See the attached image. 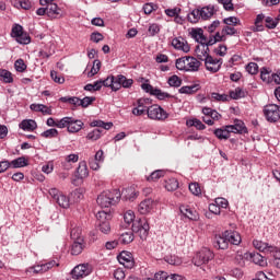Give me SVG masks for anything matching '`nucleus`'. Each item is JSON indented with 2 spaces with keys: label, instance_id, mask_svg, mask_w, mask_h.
<instances>
[{
  "label": "nucleus",
  "instance_id": "nucleus-1",
  "mask_svg": "<svg viewBox=\"0 0 280 280\" xmlns=\"http://www.w3.org/2000/svg\"><path fill=\"white\" fill-rule=\"evenodd\" d=\"M121 198V191L119 189L103 191L96 199L98 207L102 209H108L112 205H117Z\"/></svg>",
  "mask_w": 280,
  "mask_h": 280
},
{
  "label": "nucleus",
  "instance_id": "nucleus-44",
  "mask_svg": "<svg viewBox=\"0 0 280 280\" xmlns=\"http://www.w3.org/2000/svg\"><path fill=\"white\" fill-rule=\"evenodd\" d=\"M248 255L254 264L264 266V256H261L259 253H250Z\"/></svg>",
  "mask_w": 280,
  "mask_h": 280
},
{
  "label": "nucleus",
  "instance_id": "nucleus-20",
  "mask_svg": "<svg viewBox=\"0 0 280 280\" xmlns=\"http://www.w3.org/2000/svg\"><path fill=\"white\" fill-rule=\"evenodd\" d=\"M189 36L199 43V45L207 43V37L205 36V31L202 28H191L189 31Z\"/></svg>",
  "mask_w": 280,
  "mask_h": 280
},
{
  "label": "nucleus",
  "instance_id": "nucleus-53",
  "mask_svg": "<svg viewBox=\"0 0 280 280\" xmlns=\"http://www.w3.org/2000/svg\"><path fill=\"white\" fill-rule=\"evenodd\" d=\"M102 89V81H95L93 84H86L84 91H100Z\"/></svg>",
  "mask_w": 280,
  "mask_h": 280
},
{
  "label": "nucleus",
  "instance_id": "nucleus-62",
  "mask_svg": "<svg viewBox=\"0 0 280 280\" xmlns=\"http://www.w3.org/2000/svg\"><path fill=\"white\" fill-rule=\"evenodd\" d=\"M51 80L57 84H65V79L58 74L56 71L50 72Z\"/></svg>",
  "mask_w": 280,
  "mask_h": 280
},
{
  "label": "nucleus",
  "instance_id": "nucleus-55",
  "mask_svg": "<svg viewBox=\"0 0 280 280\" xmlns=\"http://www.w3.org/2000/svg\"><path fill=\"white\" fill-rule=\"evenodd\" d=\"M168 84H170V86L178 88V86H180V84H183V80L180 78H178V75H172L168 79Z\"/></svg>",
  "mask_w": 280,
  "mask_h": 280
},
{
  "label": "nucleus",
  "instance_id": "nucleus-8",
  "mask_svg": "<svg viewBox=\"0 0 280 280\" xmlns=\"http://www.w3.org/2000/svg\"><path fill=\"white\" fill-rule=\"evenodd\" d=\"M264 113L267 121H270L271 124H276V121L280 120V106L278 105H267Z\"/></svg>",
  "mask_w": 280,
  "mask_h": 280
},
{
  "label": "nucleus",
  "instance_id": "nucleus-19",
  "mask_svg": "<svg viewBox=\"0 0 280 280\" xmlns=\"http://www.w3.org/2000/svg\"><path fill=\"white\" fill-rule=\"evenodd\" d=\"M46 15H48L49 19H58V16H62V9L52 2L46 5Z\"/></svg>",
  "mask_w": 280,
  "mask_h": 280
},
{
  "label": "nucleus",
  "instance_id": "nucleus-54",
  "mask_svg": "<svg viewBox=\"0 0 280 280\" xmlns=\"http://www.w3.org/2000/svg\"><path fill=\"white\" fill-rule=\"evenodd\" d=\"M265 23H266V27H268V30H275V27H277V25L279 24V21L275 20L270 16H267L265 19Z\"/></svg>",
  "mask_w": 280,
  "mask_h": 280
},
{
  "label": "nucleus",
  "instance_id": "nucleus-30",
  "mask_svg": "<svg viewBox=\"0 0 280 280\" xmlns=\"http://www.w3.org/2000/svg\"><path fill=\"white\" fill-rule=\"evenodd\" d=\"M133 233L135 232L132 230L121 233L119 237V241L121 242V244H131V242H135Z\"/></svg>",
  "mask_w": 280,
  "mask_h": 280
},
{
  "label": "nucleus",
  "instance_id": "nucleus-13",
  "mask_svg": "<svg viewBox=\"0 0 280 280\" xmlns=\"http://www.w3.org/2000/svg\"><path fill=\"white\" fill-rule=\"evenodd\" d=\"M253 246L256 248V250H259L260 253H275L277 250V247L273 245H270L264 241L254 240Z\"/></svg>",
  "mask_w": 280,
  "mask_h": 280
},
{
  "label": "nucleus",
  "instance_id": "nucleus-52",
  "mask_svg": "<svg viewBox=\"0 0 280 280\" xmlns=\"http://www.w3.org/2000/svg\"><path fill=\"white\" fill-rule=\"evenodd\" d=\"M165 261H167V264H171V266H180L183 264V260H180L178 256H167L165 258Z\"/></svg>",
  "mask_w": 280,
  "mask_h": 280
},
{
  "label": "nucleus",
  "instance_id": "nucleus-12",
  "mask_svg": "<svg viewBox=\"0 0 280 280\" xmlns=\"http://www.w3.org/2000/svg\"><path fill=\"white\" fill-rule=\"evenodd\" d=\"M118 261L127 269L135 267V259L132 258V254L130 252H121L118 256Z\"/></svg>",
  "mask_w": 280,
  "mask_h": 280
},
{
  "label": "nucleus",
  "instance_id": "nucleus-31",
  "mask_svg": "<svg viewBox=\"0 0 280 280\" xmlns=\"http://www.w3.org/2000/svg\"><path fill=\"white\" fill-rule=\"evenodd\" d=\"M27 165L28 163L25 156L18 158L10 162V167H13V170H19V167H27Z\"/></svg>",
  "mask_w": 280,
  "mask_h": 280
},
{
  "label": "nucleus",
  "instance_id": "nucleus-27",
  "mask_svg": "<svg viewBox=\"0 0 280 280\" xmlns=\"http://www.w3.org/2000/svg\"><path fill=\"white\" fill-rule=\"evenodd\" d=\"M70 237L73 242H80V240H84V237H82V228L72 225L70 230Z\"/></svg>",
  "mask_w": 280,
  "mask_h": 280
},
{
  "label": "nucleus",
  "instance_id": "nucleus-9",
  "mask_svg": "<svg viewBox=\"0 0 280 280\" xmlns=\"http://www.w3.org/2000/svg\"><path fill=\"white\" fill-rule=\"evenodd\" d=\"M93 272V268L89 264L78 265L73 268L71 275L72 279H84V277H89Z\"/></svg>",
  "mask_w": 280,
  "mask_h": 280
},
{
  "label": "nucleus",
  "instance_id": "nucleus-33",
  "mask_svg": "<svg viewBox=\"0 0 280 280\" xmlns=\"http://www.w3.org/2000/svg\"><path fill=\"white\" fill-rule=\"evenodd\" d=\"M89 176V167L86 162H81L77 168V178H86Z\"/></svg>",
  "mask_w": 280,
  "mask_h": 280
},
{
  "label": "nucleus",
  "instance_id": "nucleus-45",
  "mask_svg": "<svg viewBox=\"0 0 280 280\" xmlns=\"http://www.w3.org/2000/svg\"><path fill=\"white\" fill-rule=\"evenodd\" d=\"M246 71L250 75H257V73H259V66L256 62H249L246 66Z\"/></svg>",
  "mask_w": 280,
  "mask_h": 280
},
{
  "label": "nucleus",
  "instance_id": "nucleus-15",
  "mask_svg": "<svg viewBox=\"0 0 280 280\" xmlns=\"http://www.w3.org/2000/svg\"><path fill=\"white\" fill-rule=\"evenodd\" d=\"M172 46L174 49H178L179 51H184V54H189L190 47L187 40H185L183 37H175L172 40Z\"/></svg>",
  "mask_w": 280,
  "mask_h": 280
},
{
  "label": "nucleus",
  "instance_id": "nucleus-25",
  "mask_svg": "<svg viewBox=\"0 0 280 280\" xmlns=\"http://www.w3.org/2000/svg\"><path fill=\"white\" fill-rule=\"evenodd\" d=\"M122 196V200H129L132 201L135 198H137V190H135V187H128L122 189L120 197Z\"/></svg>",
  "mask_w": 280,
  "mask_h": 280
},
{
  "label": "nucleus",
  "instance_id": "nucleus-21",
  "mask_svg": "<svg viewBox=\"0 0 280 280\" xmlns=\"http://www.w3.org/2000/svg\"><path fill=\"white\" fill-rule=\"evenodd\" d=\"M154 209V200L152 199H145L138 206V211L141 213V215H147V213H150Z\"/></svg>",
  "mask_w": 280,
  "mask_h": 280
},
{
  "label": "nucleus",
  "instance_id": "nucleus-6",
  "mask_svg": "<svg viewBox=\"0 0 280 280\" xmlns=\"http://www.w3.org/2000/svg\"><path fill=\"white\" fill-rule=\"evenodd\" d=\"M147 114L149 119H154L156 121H165L167 119L168 114L159 105H152L147 109Z\"/></svg>",
  "mask_w": 280,
  "mask_h": 280
},
{
  "label": "nucleus",
  "instance_id": "nucleus-34",
  "mask_svg": "<svg viewBox=\"0 0 280 280\" xmlns=\"http://www.w3.org/2000/svg\"><path fill=\"white\" fill-rule=\"evenodd\" d=\"M199 90H200V85L194 84V85L182 86L179 89V93L186 94V95H191L194 93H197Z\"/></svg>",
  "mask_w": 280,
  "mask_h": 280
},
{
  "label": "nucleus",
  "instance_id": "nucleus-43",
  "mask_svg": "<svg viewBox=\"0 0 280 280\" xmlns=\"http://www.w3.org/2000/svg\"><path fill=\"white\" fill-rule=\"evenodd\" d=\"M0 78H2L3 82H5L7 84L14 82V79L12 78V72L8 70H0Z\"/></svg>",
  "mask_w": 280,
  "mask_h": 280
},
{
  "label": "nucleus",
  "instance_id": "nucleus-17",
  "mask_svg": "<svg viewBox=\"0 0 280 280\" xmlns=\"http://www.w3.org/2000/svg\"><path fill=\"white\" fill-rule=\"evenodd\" d=\"M246 125L240 119L234 120V125H228V132H234V135H243L246 132Z\"/></svg>",
  "mask_w": 280,
  "mask_h": 280
},
{
  "label": "nucleus",
  "instance_id": "nucleus-24",
  "mask_svg": "<svg viewBox=\"0 0 280 280\" xmlns=\"http://www.w3.org/2000/svg\"><path fill=\"white\" fill-rule=\"evenodd\" d=\"M82 250H84V238L73 241L71 245V255H81Z\"/></svg>",
  "mask_w": 280,
  "mask_h": 280
},
{
  "label": "nucleus",
  "instance_id": "nucleus-5",
  "mask_svg": "<svg viewBox=\"0 0 280 280\" xmlns=\"http://www.w3.org/2000/svg\"><path fill=\"white\" fill-rule=\"evenodd\" d=\"M211 259H213V252L205 247L195 255L192 264H195V266H203V264H209Z\"/></svg>",
  "mask_w": 280,
  "mask_h": 280
},
{
  "label": "nucleus",
  "instance_id": "nucleus-37",
  "mask_svg": "<svg viewBox=\"0 0 280 280\" xmlns=\"http://www.w3.org/2000/svg\"><path fill=\"white\" fill-rule=\"evenodd\" d=\"M200 19H202L200 14V9H195L188 14L189 23H198Z\"/></svg>",
  "mask_w": 280,
  "mask_h": 280
},
{
  "label": "nucleus",
  "instance_id": "nucleus-18",
  "mask_svg": "<svg viewBox=\"0 0 280 280\" xmlns=\"http://www.w3.org/2000/svg\"><path fill=\"white\" fill-rule=\"evenodd\" d=\"M213 244L214 248H219L220 250H226V248H229L226 232H224L223 235H215Z\"/></svg>",
  "mask_w": 280,
  "mask_h": 280
},
{
  "label": "nucleus",
  "instance_id": "nucleus-40",
  "mask_svg": "<svg viewBox=\"0 0 280 280\" xmlns=\"http://www.w3.org/2000/svg\"><path fill=\"white\" fill-rule=\"evenodd\" d=\"M101 68H102V62L100 60H94L93 67L88 73V78H93V75H97V73H100Z\"/></svg>",
  "mask_w": 280,
  "mask_h": 280
},
{
  "label": "nucleus",
  "instance_id": "nucleus-41",
  "mask_svg": "<svg viewBox=\"0 0 280 280\" xmlns=\"http://www.w3.org/2000/svg\"><path fill=\"white\" fill-rule=\"evenodd\" d=\"M264 19H266V15H264V13H260L256 16L255 20V32H264V25L261 23H264Z\"/></svg>",
  "mask_w": 280,
  "mask_h": 280
},
{
  "label": "nucleus",
  "instance_id": "nucleus-57",
  "mask_svg": "<svg viewBox=\"0 0 280 280\" xmlns=\"http://www.w3.org/2000/svg\"><path fill=\"white\" fill-rule=\"evenodd\" d=\"M221 34L224 36H235V34H237V30L235 27L224 26L221 31Z\"/></svg>",
  "mask_w": 280,
  "mask_h": 280
},
{
  "label": "nucleus",
  "instance_id": "nucleus-38",
  "mask_svg": "<svg viewBox=\"0 0 280 280\" xmlns=\"http://www.w3.org/2000/svg\"><path fill=\"white\" fill-rule=\"evenodd\" d=\"M83 198H84V192L82 191V189H75L70 194V200L72 202H80V200H83Z\"/></svg>",
  "mask_w": 280,
  "mask_h": 280
},
{
  "label": "nucleus",
  "instance_id": "nucleus-29",
  "mask_svg": "<svg viewBox=\"0 0 280 280\" xmlns=\"http://www.w3.org/2000/svg\"><path fill=\"white\" fill-rule=\"evenodd\" d=\"M102 86H110L112 91H119V83L115 82V77H107L105 80H100Z\"/></svg>",
  "mask_w": 280,
  "mask_h": 280
},
{
  "label": "nucleus",
  "instance_id": "nucleus-10",
  "mask_svg": "<svg viewBox=\"0 0 280 280\" xmlns=\"http://www.w3.org/2000/svg\"><path fill=\"white\" fill-rule=\"evenodd\" d=\"M137 107L132 109V115H136L137 117L144 115L145 113H148V109L152 104V101H150V98H140L137 101Z\"/></svg>",
  "mask_w": 280,
  "mask_h": 280
},
{
  "label": "nucleus",
  "instance_id": "nucleus-39",
  "mask_svg": "<svg viewBox=\"0 0 280 280\" xmlns=\"http://www.w3.org/2000/svg\"><path fill=\"white\" fill-rule=\"evenodd\" d=\"M231 100H242V97H246V92L241 88H236L234 91L230 92Z\"/></svg>",
  "mask_w": 280,
  "mask_h": 280
},
{
  "label": "nucleus",
  "instance_id": "nucleus-59",
  "mask_svg": "<svg viewBox=\"0 0 280 280\" xmlns=\"http://www.w3.org/2000/svg\"><path fill=\"white\" fill-rule=\"evenodd\" d=\"M152 95H155V97H158V100H166V97H172V95H170L168 93H165L159 89H155L152 92Z\"/></svg>",
  "mask_w": 280,
  "mask_h": 280
},
{
  "label": "nucleus",
  "instance_id": "nucleus-46",
  "mask_svg": "<svg viewBox=\"0 0 280 280\" xmlns=\"http://www.w3.org/2000/svg\"><path fill=\"white\" fill-rule=\"evenodd\" d=\"M187 126H195L197 130H205L207 128L205 124H202V121H200V119L197 118L188 120Z\"/></svg>",
  "mask_w": 280,
  "mask_h": 280
},
{
  "label": "nucleus",
  "instance_id": "nucleus-4",
  "mask_svg": "<svg viewBox=\"0 0 280 280\" xmlns=\"http://www.w3.org/2000/svg\"><path fill=\"white\" fill-rule=\"evenodd\" d=\"M132 232L138 233L140 240H147L148 235L150 233V224L148 223V220L140 219L132 223Z\"/></svg>",
  "mask_w": 280,
  "mask_h": 280
},
{
  "label": "nucleus",
  "instance_id": "nucleus-51",
  "mask_svg": "<svg viewBox=\"0 0 280 280\" xmlns=\"http://www.w3.org/2000/svg\"><path fill=\"white\" fill-rule=\"evenodd\" d=\"M223 23L228 26L231 27V25H233L235 27V25H240V19H237L236 16H230V18H225L223 20Z\"/></svg>",
  "mask_w": 280,
  "mask_h": 280
},
{
  "label": "nucleus",
  "instance_id": "nucleus-60",
  "mask_svg": "<svg viewBox=\"0 0 280 280\" xmlns=\"http://www.w3.org/2000/svg\"><path fill=\"white\" fill-rule=\"evenodd\" d=\"M93 102H95L94 96H85L83 100H81V106L82 108H89Z\"/></svg>",
  "mask_w": 280,
  "mask_h": 280
},
{
  "label": "nucleus",
  "instance_id": "nucleus-2",
  "mask_svg": "<svg viewBox=\"0 0 280 280\" xmlns=\"http://www.w3.org/2000/svg\"><path fill=\"white\" fill-rule=\"evenodd\" d=\"M175 65L179 71H198L201 63L195 57H182L176 60Z\"/></svg>",
  "mask_w": 280,
  "mask_h": 280
},
{
  "label": "nucleus",
  "instance_id": "nucleus-35",
  "mask_svg": "<svg viewBox=\"0 0 280 280\" xmlns=\"http://www.w3.org/2000/svg\"><path fill=\"white\" fill-rule=\"evenodd\" d=\"M90 126L92 128H103L104 130H110L113 128V122H104L103 120H93Z\"/></svg>",
  "mask_w": 280,
  "mask_h": 280
},
{
  "label": "nucleus",
  "instance_id": "nucleus-58",
  "mask_svg": "<svg viewBox=\"0 0 280 280\" xmlns=\"http://www.w3.org/2000/svg\"><path fill=\"white\" fill-rule=\"evenodd\" d=\"M42 137H44L45 139H54V137H58V130L48 129L42 133Z\"/></svg>",
  "mask_w": 280,
  "mask_h": 280
},
{
  "label": "nucleus",
  "instance_id": "nucleus-50",
  "mask_svg": "<svg viewBox=\"0 0 280 280\" xmlns=\"http://www.w3.org/2000/svg\"><path fill=\"white\" fill-rule=\"evenodd\" d=\"M98 231H101V233H103L104 235H108V233H110V222L106 221L103 223H98Z\"/></svg>",
  "mask_w": 280,
  "mask_h": 280
},
{
  "label": "nucleus",
  "instance_id": "nucleus-63",
  "mask_svg": "<svg viewBox=\"0 0 280 280\" xmlns=\"http://www.w3.org/2000/svg\"><path fill=\"white\" fill-rule=\"evenodd\" d=\"M16 42L20 43V45H30V36L22 33L20 36L15 37Z\"/></svg>",
  "mask_w": 280,
  "mask_h": 280
},
{
  "label": "nucleus",
  "instance_id": "nucleus-61",
  "mask_svg": "<svg viewBox=\"0 0 280 280\" xmlns=\"http://www.w3.org/2000/svg\"><path fill=\"white\" fill-rule=\"evenodd\" d=\"M125 222L127 224H132V222H135V211L132 210H128L126 213H125Z\"/></svg>",
  "mask_w": 280,
  "mask_h": 280
},
{
  "label": "nucleus",
  "instance_id": "nucleus-64",
  "mask_svg": "<svg viewBox=\"0 0 280 280\" xmlns=\"http://www.w3.org/2000/svg\"><path fill=\"white\" fill-rule=\"evenodd\" d=\"M219 3H222L224 10L232 12L233 10V0H218Z\"/></svg>",
  "mask_w": 280,
  "mask_h": 280
},
{
  "label": "nucleus",
  "instance_id": "nucleus-49",
  "mask_svg": "<svg viewBox=\"0 0 280 280\" xmlns=\"http://www.w3.org/2000/svg\"><path fill=\"white\" fill-rule=\"evenodd\" d=\"M162 176H165V171L158 170L151 173L147 180H149V183L152 180H159V178H162Z\"/></svg>",
  "mask_w": 280,
  "mask_h": 280
},
{
  "label": "nucleus",
  "instance_id": "nucleus-32",
  "mask_svg": "<svg viewBox=\"0 0 280 280\" xmlns=\"http://www.w3.org/2000/svg\"><path fill=\"white\" fill-rule=\"evenodd\" d=\"M112 219H113V214H110V212L108 211L102 210L96 213V220L98 224H102L104 222H110Z\"/></svg>",
  "mask_w": 280,
  "mask_h": 280
},
{
  "label": "nucleus",
  "instance_id": "nucleus-56",
  "mask_svg": "<svg viewBox=\"0 0 280 280\" xmlns=\"http://www.w3.org/2000/svg\"><path fill=\"white\" fill-rule=\"evenodd\" d=\"M15 71H19L20 73H23L25 69H27V65H25V61L23 59H18L14 63Z\"/></svg>",
  "mask_w": 280,
  "mask_h": 280
},
{
  "label": "nucleus",
  "instance_id": "nucleus-36",
  "mask_svg": "<svg viewBox=\"0 0 280 280\" xmlns=\"http://www.w3.org/2000/svg\"><path fill=\"white\" fill-rule=\"evenodd\" d=\"M214 135L218 139H229L231 131H229V126H225L224 129H215Z\"/></svg>",
  "mask_w": 280,
  "mask_h": 280
},
{
  "label": "nucleus",
  "instance_id": "nucleus-3",
  "mask_svg": "<svg viewBox=\"0 0 280 280\" xmlns=\"http://www.w3.org/2000/svg\"><path fill=\"white\" fill-rule=\"evenodd\" d=\"M84 126V122L82 120L74 119L73 117H63L60 119V122L58 124V128H67L68 132H80Z\"/></svg>",
  "mask_w": 280,
  "mask_h": 280
},
{
  "label": "nucleus",
  "instance_id": "nucleus-23",
  "mask_svg": "<svg viewBox=\"0 0 280 280\" xmlns=\"http://www.w3.org/2000/svg\"><path fill=\"white\" fill-rule=\"evenodd\" d=\"M225 236L228 237V244H233L234 246L242 244V236L237 232L225 231Z\"/></svg>",
  "mask_w": 280,
  "mask_h": 280
},
{
  "label": "nucleus",
  "instance_id": "nucleus-22",
  "mask_svg": "<svg viewBox=\"0 0 280 280\" xmlns=\"http://www.w3.org/2000/svg\"><path fill=\"white\" fill-rule=\"evenodd\" d=\"M199 12L201 14L202 21H209L213 14H215V7L209 4L207 7H203L199 9Z\"/></svg>",
  "mask_w": 280,
  "mask_h": 280
},
{
  "label": "nucleus",
  "instance_id": "nucleus-16",
  "mask_svg": "<svg viewBox=\"0 0 280 280\" xmlns=\"http://www.w3.org/2000/svg\"><path fill=\"white\" fill-rule=\"evenodd\" d=\"M195 54L198 58V60H207L211 56H209V47L207 46V42L203 44H199L196 46Z\"/></svg>",
  "mask_w": 280,
  "mask_h": 280
},
{
  "label": "nucleus",
  "instance_id": "nucleus-28",
  "mask_svg": "<svg viewBox=\"0 0 280 280\" xmlns=\"http://www.w3.org/2000/svg\"><path fill=\"white\" fill-rule=\"evenodd\" d=\"M30 108L35 113H43V115H51V108L47 107V105L31 104Z\"/></svg>",
  "mask_w": 280,
  "mask_h": 280
},
{
  "label": "nucleus",
  "instance_id": "nucleus-7",
  "mask_svg": "<svg viewBox=\"0 0 280 280\" xmlns=\"http://www.w3.org/2000/svg\"><path fill=\"white\" fill-rule=\"evenodd\" d=\"M49 196L55 200V202H57V205H59V207H62V209H69L71 200L60 192V190L57 188H50Z\"/></svg>",
  "mask_w": 280,
  "mask_h": 280
},
{
  "label": "nucleus",
  "instance_id": "nucleus-26",
  "mask_svg": "<svg viewBox=\"0 0 280 280\" xmlns=\"http://www.w3.org/2000/svg\"><path fill=\"white\" fill-rule=\"evenodd\" d=\"M20 128L22 130H26L27 132H32V131L36 130V128H38V125L36 124V121L34 119H27V120H23L20 124Z\"/></svg>",
  "mask_w": 280,
  "mask_h": 280
},
{
  "label": "nucleus",
  "instance_id": "nucleus-48",
  "mask_svg": "<svg viewBox=\"0 0 280 280\" xmlns=\"http://www.w3.org/2000/svg\"><path fill=\"white\" fill-rule=\"evenodd\" d=\"M178 187V180L175 178H171L166 182L165 189L167 191H176V188Z\"/></svg>",
  "mask_w": 280,
  "mask_h": 280
},
{
  "label": "nucleus",
  "instance_id": "nucleus-42",
  "mask_svg": "<svg viewBox=\"0 0 280 280\" xmlns=\"http://www.w3.org/2000/svg\"><path fill=\"white\" fill-rule=\"evenodd\" d=\"M188 189H189L190 194H192L194 196H201V194H202V189H200L199 183L189 184Z\"/></svg>",
  "mask_w": 280,
  "mask_h": 280
},
{
  "label": "nucleus",
  "instance_id": "nucleus-14",
  "mask_svg": "<svg viewBox=\"0 0 280 280\" xmlns=\"http://www.w3.org/2000/svg\"><path fill=\"white\" fill-rule=\"evenodd\" d=\"M179 211L184 218H187L188 220H192L194 222H197V220H200V214H198V211L190 209L189 206H180Z\"/></svg>",
  "mask_w": 280,
  "mask_h": 280
},
{
  "label": "nucleus",
  "instance_id": "nucleus-47",
  "mask_svg": "<svg viewBox=\"0 0 280 280\" xmlns=\"http://www.w3.org/2000/svg\"><path fill=\"white\" fill-rule=\"evenodd\" d=\"M102 137V130L100 129H94L93 131L89 132L86 136V139L89 141H97Z\"/></svg>",
  "mask_w": 280,
  "mask_h": 280
},
{
  "label": "nucleus",
  "instance_id": "nucleus-11",
  "mask_svg": "<svg viewBox=\"0 0 280 280\" xmlns=\"http://www.w3.org/2000/svg\"><path fill=\"white\" fill-rule=\"evenodd\" d=\"M205 66L207 71H210V73H218L222 67V59H215L210 56L205 60Z\"/></svg>",
  "mask_w": 280,
  "mask_h": 280
}]
</instances>
